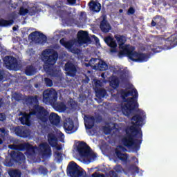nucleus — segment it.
Masks as SVG:
<instances>
[{
	"label": "nucleus",
	"instance_id": "412c9836",
	"mask_svg": "<svg viewBox=\"0 0 177 177\" xmlns=\"http://www.w3.org/2000/svg\"><path fill=\"white\" fill-rule=\"evenodd\" d=\"M104 41L108 46L112 48V49H111V53L117 52V42H115V40H114L113 37L108 36L104 39Z\"/></svg>",
	"mask_w": 177,
	"mask_h": 177
},
{
	"label": "nucleus",
	"instance_id": "bb28decb",
	"mask_svg": "<svg viewBox=\"0 0 177 177\" xmlns=\"http://www.w3.org/2000/svg\"><path fill=\"white\" fill-rule=\"evenodd\" d=\"M89 6H90L91 10H92L93 12H100V9L102 8V6L99 2L95 1L93 0H92L89 3Z\"/></svg>",
	"mask_w": 177,
	"mask_h": 177
},
{
	"label": "nucleus",
	"instance_id": "680f3d73",
	"mask_svg": "<svg viewBox=\"0 0 177 177\" xmlns=\"http://www.w3.org/2000/svg\"><path fill=\"white\" fill-rule=\"evenodd\" d=\"M0 145H2V140L0 139Z\"/></svg>",
	"mask_w": 177,
	"mask_h": 177
},
{
	"label": "nucleus",
	"instance_id": "a19ab883",
	"mask_svg": "<svg viewBox=\"0 0 177 177\" xmlns=\"http://www.w3.org/2000/svg\"><path fill=\"white\" fill-rule=\"evenodd\" d=\"M135 10L133 8H130L128 10V15H133Z\"/></svg>",
	"mask_w": 177,
	"mask_h": 177
},
{
	"label": "nucleus",
	"instance_id": "4be33fe9",
	"mask_svg": "<svg viewBox=\"0 0 177 177\" xmlns=\"http://www.w3.org/2000/svg\"><path fill=\"white\" fill-rule=\"evenodd\" d=\"M121 128V124H107L106 127H104V132L106 133V135H109V133H111V131L114 132H118V129Z\"/></svg>",
	"mask_w": 177,
	"mask_h": 177
},
{
	"label": "nucleus",
	"instance_id": "ea45409f",
	"mask_svg": "<svg viewBox=\"0 0 177 177\" xmlns=\"http://www.w3.org/2000/svg\"><path fill=\"white\" fill-rule=\"evenodd\" d=\"M69 5H75L77 0H66Z\"/></svg>",
	"mask_w": 177,
	"mask_h": 177
},
{
	"label": "nucleus",
	"instance_id": "1a4fd4ad",
	"mask_svg": "<svg viewBox=\"0 0 177 177\" xmlns=\"http://www.w3.org/2000/svg\"><path fill=\"white\" fill-rule=\"evenodd\" d=\"M48 143L53 147L54 150V157L57 161V162H60L63 160V154L62 153V145L57 144V138L53 133H49L48 136Z\"/></svg>",
	"mask_w": 177,
	"mask_h": 177
},
{
	"label": "nucleus",
	"instance_id": "58836bf2",
	"mask_svg": "<svg viewBox=\"0 0 177 177\" xmlns=\"http://www.w3.org/2000/svg\"><path fill=\"white\" fill-rule=\"evenodd\" d=\"M62 5H63V1H57L55 6V9H56V8H62Z\"/></svg>",
	"mask_w": 177,
	"mask_h": 177
},
{
	"label": "nucleus",
	"instance_id": "603ef678",
	"mask_svg": "<svg viewBox=\"0 0 177 177\" xmlns=\"http://www.w3.org/2000/svg\"><path fill=\"white\" fill-rule=\"evenodd\" d=\"M132 160L134 161L136 164H138V158H136V157H133Z\"/></svg>",
	"mask_w": 177,
	"mask_h": 177
},
{
	"label": "nucleus",
	"instance_id": "b1692460",
	"mask_svg": "<svg viewBox=\"0 0 177 177\" xmlns=\"http://www.w3.org/2000/svg\"><path fill=\"white\" fill-rule=\"evenodd\" d=\"M15 133L17 136L21 138H27L30 135L28 130L26 129V127H18L15 128Z\"/></svg>",
	"mask_w": 177,
	"mask_h": 177
},
{
	"label": "nucleus",
	"instance_id": "79ce46f5",
	"mask_svg": "<svg viewBox=\"0 0 177 177\" xmlns=\"http://www.w3.org/2000/svg\"><path fill=\"white\" fill-rule=\"evenodd\" d=\"M93 177H106L104 176V175L103 174H97V173H95L92 175Z\"/></svg>",
	"mask_w": 177,
	"mask_h": 177
},
{
	"label": "nucleus",
	"instance_id": "f704fd0d",
	"mask_svg": "<svg viewBox=\"0 0 177 177\" xmlns=\"http://www.w3.org/2000/svg\"><path fill=\"white\" fill-rule=\"evenodd\" d=\"M56 136L58 138L60 142H64V134L60 132V131H57Z\"/></svg>",
	"mask_w": 177,
	"mask_h": 177
},
{
	"label": "nucleus",
	"instance_id": "dca6fc26",
	"mask_svg": "<svg viewBox=\"0 0 177 177\" xmlns=\"http://www.w3.org/2000/svg\"><path fill=\"white\" fill-rule=\"evenodd\" d=\"M29 38L37 44H44V42H46V36L39 32H32L29 35Z\"/></svg>",
	"mask_w": 177,
	"mask_h": 177
},
{
	"label": "nucleus",
	"instance_id": "8fccbe9b",
	"mask_svg": "<svg viewBox=\"0 0 177 177\" xmlns=\"http://www.w3.org/2000/svg\"><path fill=\"white\" fill-rule=\"evenodd\" d=\"M3 80V72L0 71V81H2Z\"/></svg>",
	"mask_w": 177,
	"mask_h": 177
},
{
	"label": "nucleus",
	"instance_id": "338daca9",
	"mask_svg": "<svg viewBox=\"0 0 177 177\" xmlns=\"http://www.w3.org/2000/svg\"><path fill=\"white\" fill-rule=\"evenodd\" d=\"M35 88H38V86L36 85V86H35Z\"/></svg>",
	"mask_w": 177,
	"mask_h": 177
},
{
	"label": "nucleus",
	"instance_id": "cd10ccee",
	"mask_svg": "<svg viewBox=\"0 0 177 177\" xmlns=\"http://www.w3.org/2000/svg\"><path fill=\"white\" fill-rule=\"evenodd\" d=\"M100 28L103 32H109L111 28V26H110V24L107 22V21L104 19L101 22Z\"/></svg>",
	"mask_w": 177,
	"mask_h": 177
},
{
	"label": "nucleus",
	"instance_id": "6e6d98bb",
	"mask_svg": "<svg viewBox=\"0 0 177 177\" xmlns=\"http://www.w3.org/2000/svg\"><path fill=\"white\" fill-rule=\"evenodd\" d=\"M18 16L19 15H12V19H16Z\"/></svg>",
	"mask_w": 177,
	"mask_h": 177
},
{
	"label": "nucleus",
	"instance_id": "39448f33",
	"mask_svg": "<svg viewBox=\"0 0 177 177\" xmlns=\"http://www.w3.org/2000/svg\"><path fill=\"white\" fill-rule=\"evenodd\" d=\"M9 149L12 150H26V156L28 158L34 160L35 154H41L44 159L49 158L52 156L50 147L46 143H43L39 145V149L37 147H32L30 144L24 143L18 145H9Z\"/></svg>",
	"mask_w": 177,
	"mask_h": 177
},
{
	"label": "nucleus",
	"instance_id": "bf43d9fd",
	"mask_svg": "<svg viewBox=\"0 0 177 177\" xmlns=\"http://www.w3.org/2000/svg\"><path fill=\"white\" fill-rule=\"evenodd\" d=\"M41 169H42V167L39 169V171L41 172V174H44V171H41Z\"/></svg>",
	"mask_w": 177,
	"mask_h": 177
},
{
	"label": "nucleus",
	"instance_id": "4c0bfd02",
	"mask_svg": "<svg viewBox=\"0 0 177 177\" xmlns=\"http://www.w3.org/2000/svg\"><path fill=\"white\" fill-rule=\"evenodd\" d=\"M45 82L47 86H52V85H53V83L50 79L45 78Z\"/></svg>",
	"mask_w": 177,
	"mask_h": 177
},
{
	"label": "nucleus",
	"instance_id": "473e14b6",
	"mask_svg": "<svg viewBox=\"0 0 177 177\" xmlns=\"http://www.w3.org/2000/svg\"><path fill=\"white\" fill-rule=\"evenodd\" d=\"M55 107L59 111H66V105L64 103L55 104Z\"/></svg>",
	"mask_w": 177,
	"mask_h": 177
},
{
	"label": "nucleus",
	"instance_id": "f257e3e1",
	"mask_svg": "<svg viewBox=\"0 0 177 177\" xmlns=\"http://www.w3.org/2000/svg\"><path fill=\"white\" fill-rule=\"evenodd\" d=\"M110 69L113 72L114 75L109 79V85L118 93L117 95L111 93V95L113 97H121L122 100L121 104L122 112L126 117H129V115L133 114L135 109L139 107L138 91L132 84H130L125 90H122L120 92L115 90L121 81L125 82L129 80V74L124 73L122 69H118V68L112 66Z\"/></svg>",
	"mask_w": 177,
	"mask_h": 177
},
{
	"label": "nucleus",
	"instance_id": "20e7f679",
	"mask_svg": "<svg viewBox=\"0 0 177 177\" xmlns=\"http://www.w3.org/2000/svg\"><path fill=\"white\" fill-rule=\"evenodd\" d=\"M115 38L119 44V56H128L129 59L132 62H138V63H143L147 62L149 57L146 54L138 53L135 51V48L131 45L125 44V37L120 35H115Z\"/></svg>",
	"mask_w": 177,
	"mask_h": 177
},
{
	"label": "nucleus",
	"instance_id": "774afa93",
	"mask_svg": "<svg viewBox=\"0 0 177 177\" xmlns=\"http://www.w3.org/2000/svg\"><path fill=\"white\" fill-rule=\"evenodd\" d=\"M64 21H64V20H63V22H64Z\"/></svg>",
	"mask_w": 177,
	"mask_h": 177
},
{
	"label": "nucleus",
	"instance_id": "6e6552de",
	"mask_svg": "<svg viewBox=\"0 0 177 177\" xmlns=\"http://www.w3.org/2000/svg\"><path fill=\"white\" fill-rule=\"evenodd\" d=\"M41 59L44 62V68L50 75H55L52 73V66L57 60V53L52 49H46L41 53Z\"/></svg>",
	"mask_w": 177,
	"mask_h": 177
},
{
	"label": "nucleus",
	"instance_id": "09e8293b",
	"mask_svg": "<svg viewBox=\"0 0 177 177\" xmlns=\"http://www.w3.org/2000/svg\"><path fill=\"white\" fill-rule=\"evenodd\" d=\"M92 37L95 41L96 44H99V38H97L96 36L93 35Z\"/></svg>",
	"mask_w": 177,
	"mask_h": 177
},
{
	"label": "nucleus",
	"instance_id": "7c9ffc66",
	"mask_svg": "<svg viewBox=\"0 0 177 177\" xmlns=\"http://www.w3.org/2000/svg\"><path fill=\"white\" fill-rule=\"evenodd\" d=\"M149 50H153L154 53H158L159 52H161L162 50V48L161 47L157 46V45H153V46H149L148 47Z\"/></svg>",
	"mask_w": 177,
	"mask_h": 177
},
{
	"label": "nucleus",
	"instance_id": "ddd939ff",
	"mask_svg": "<svg viewBox=\"0 0 177 177\" xmlns=\"http://www.w3.org/2000/svg\"><path fill=\"white\" fill-rule=\"evenodd\" d=\"M56 101L57 100V93L53 89L46 90L43 93V102L44 103H49L50 100Z\"/></svg>",
	"mask_w": 177,
	"mask_h": 177
},
{
	"label": "nucleus",
	"instance_id": "f8f14e48",
	"mask_svg": "<svg viewBox=\"0 0 177 177\" xmlns=\"http://www.w3.org/2000/svg\"><path fill=\"white\" fill-rule=\"evenodd\" d=\"M93 85L95 91V95L99 99H102L106 96V90L102 88L103 86V82L97 80L93 81Z\"/></svg>",
	"mask_w": 177,
	"mask_h": 177
},
{
	"label": "nucleus",
	"instance_id": "13d9d810",
	"mask_svg": "<svg viewBox=\"0 0 177 177\" xmlns=\"http://www.w3.org/2000/svg\"><path fill=\"white\" fill-rule=\"evenodd\" d=\"M2 106V99H0V107Z\"/></svg>",
	"mask_w": 177,
	"mask_h": 177
},
{
	"label": "nucleus",
	"instance_id": "c85d7f7f",
	"mask_svg": "<svg viewBox=\"0 0 177 177\" xmlns=\"http://www.w3.org/2000/svg\"><path fill=\"white\" fill-rule=\"evenodd\" d=\"M26 75H34L35 73H37V69L33 66H28L25 71Z\"/></svg>",
	"mask_w": 177,
	"mask_h": 177
},
{
	"label": "nucleus",
	"instance_id": "5fc2aeb1",
	"mask_svg": "<svg viewBox=\"0 0 177 177\" xmlns=\"http://www.w3.org/2000/svg\"><path fill=\"white\" fill-rule=\"evenodd\" d=\"M85 82L86 83L89 82V77H86Z\"/></svg>",
	"mask_w": 177,
	"mask_h": 177
},
{
	"label": "nucleus",
	"instance_id": "9b49d317",
	"mask_svg": "<svg viewBox=\"0 0 177 177\" xmlns=\"http://www.w3.org/2000/svg\"><path fill=\"white\" fill-rule=\"evenodd\" d=\"M67 174L71 177H80L81 175H84L85 171L77 163L71 162L67 167Z\"/></svg>",
	"mask_w": 177,
	"mask_h": 177
},
{
	"label": "nucleus",
	"instance_id": "a878e982",
	"mask_svg": "<svg viewBox=\"0 0 177 177\" xmlns=\"http://www.w3.org/2000/svg\"><path fill=\"white\" fill-rule=\"evenodd\" d=\"M49 120L53 125H55L56 127H57L59 124H60V117L55 113H51L50 114Z\"/></svg>",
	"mask_w": 177,
	"mask_h": 177
},
{
	"label": "nucleus",
	"instance_id": "423d86ee",
	"mask_svg": "<svg viewBox=\"0 0 177 177\" xmlns=\"http://www.w3.org/2000/svg\"><path fill=\"white\" fill-rule=\"evenodd\" d=\"M73 151L80 157V160L84 164H89L96 158L95 152L91 151V148L84 142L77 143Z\"/></svg>",
	"mask_w": 177,
	"mask_h": 177
},
{
	"label": "nucleus",
	"instance_id": "c9c22d12",
	"mask_svg": "<svg viewBox=\"0 0 177 177\" xmlns=\"http://www.w3.org/2000/svg\"><path fill=\"white\" fill-rule=\"evenodd\" d=\"M160 20H161V18L160 17H155L151 21L152 27H154L156 24L160 25Z\"/></svg>",
	"mask_w": 177,
	"mask_h": 177
},
{
	"label": "nucleus",
	"instance_id": "052dcab7",
	"mask_svg": "<svg viewBox=\"0 0 177 177\" xmlns=\"http://www.w3.org/2000/svg\"><path fill=\"white\" fill-rule=\"evenodd\" d=\"M67 26H71V24H69L68 22H66Z\"/></svg>",
	"mask_w": 177,
	"mask_h": 177
},
{
	"label": "nucleus",
	"instance_id": "4d7b16f0",
	"mask_svg": "<svg viewBox=\"0 0 177 177\" xmlns=\"http://www.w3.org/2000/svg\"><path fill=\"white\" fill-rule=\"evenodd\" d=\"M12 30H14V31H16V30H17V27L14 26V27L12 28Z\"/></svg>",
	"mask_w": 177,
	"mask_h": 177
},
{
	"label": "nucleus",
	"instance_id": "69168bd1",
	"mask_svg": "<svg viewBox=\"0 0 177 177\" xmlns=\"http://www.w3.org/2000/svg\"><path fill=\"white\" fill-rule=\"evenodd\" d=\"M58 74H60V71H58Z\"/></svg>",
	"mask_w": 177,
	"mask_h": 177
},
{
	"label": "nucleus",
	"instance_id": "f03ea898",
	"mask_svg": "<svg viewBox=\"0 0 177 177\" xmlns=\"http://www.w3.org/2000/svg\"><path fill=\"white\" fill-rule=\"evenodd\" d=\"M146 113L138 109L136 115L131 118L130 126L126 130V136L122 140V143L128 149L138 151L140 149V139H142V130L140 128L145 125Z\"/></svg>",
	"mask_w": 177,
	"mask_h": 177
},
{
	"label": "nucleus",
	"instance_id": "37998d69",
	"mask_svg": "<svg viewBox=\"0 0 177 177\" xmlns=\"http://www.w3.org/2000/svg\"><path fill=\"white\" fill-rule=\"evenodd\" d=\"M6 116L3 113H0V121H4L6 120Z\"/></svg>",
	"mask_w": 177,
	"mask_h": 177
},
{
	"label": "nucleus",
	"instance_id": "7ed1b4c3",
	"mask_svg": "<svg viewBox=\"0 0 177 177\" xmlns=\"http://www.w3.org/2000/svg\"><path fill=\"white\" fill-rule=\"evenodd\" d=\"M29 100L31 101V104H30V114L26 113H20L19 115H22V117L19 118V120L23 125H28L30 127L31 123L30 122V118L32 115H35L39 120V124L44 127L46 124V121H48V111L44 109L42 106H39L38 105V96H35L34 97H31L29 98Z\"/></svg>",
	"mask_w": 177,
	"mask_h": 177
},
{
	"label": "nucleus",
	"instance_id": "2f4dec72",
	"mask_svg": "<svg viewBox=\"0 0 177 177\" xmlns=\"http://www.w3.org/2000/svg\"><path fill=\"white\" fill-rule=\"evenodd\" d=\"M8 174L10 177H20L21 176V173L19 170H10Z\"/></svg>",
	"mask_w": 177,
	"mask_h": 177
},
{
	"label": "nucleus",
	"instance_id": "c756f323",
	"mask_svg": "<svg viewBox=\"0 0 177 177\" xmlns=\"http://www.w3.org/2000/svg\"><path fill=\"white\" fill-rule=\"evenodd\" d=\"M13 24V20H0V27H8V26H12Z\"/></svg>",
	"mask_w": 177,
	"mask_h": 177
},
{
	"label": "nucleus",
	"instance_id": "f3484780",
	"mask_svg": "<svg viewBox=\"0 0 177 177\" xmlns=\"http://www.w3.org/2000/svg\"><path fill=\"white\" fill-rule=\"evenodd\" d=\"M38 10H37V7L33 6L30 7L29 6H23L19 9V15L21 16H26V15L28 14L32 16L34 13H37Z\"/></svg>",
	"mask_w": 177,
	"mask_h": 177
},
{
	"label": "nucleus",
	"instance_id": "72a5a7b5",
	"mask_svg": "<svg viewBox=\"0 0 177 177\" xmlns=\"http://www.w3.org/2000/svg\"><path fill=\"white\" fill-rule=\"evenodd\" d=\"M91 62H92V59L89 61L88 64H85L86 67H89L90 66V67H92L94 70H97V66L99 64H96L95 62H92L91 63Z\"/></svg>",
	"mask_w": 177,
	"mask_h": 177
},
{
	"label": "nucleus",
	"instance_id": "6ab92c4d",
	"mask_svg": "<svg viewBox=\"0 0 177 177\" xmlns=\"http://www.w3.org/2000/svg\"><path fill=\"white\" fill-rule=\"evenodd\" d=\"M124 151H127V149L121 145L118 146L115 149L116 156L121 161H127L128 160V155L124 153Z\"/></svg>",
	"mask_w": 177,
	"mask_h": 177
},
{
	"label": "nucleus",
	"instance_id": "de8ad7c7",
	"mask_svg": "<svg viewBox=\"0 0 177 177\" xmlns=\"http://www.w3.org/2000/svg\"><path fill=\"white\" fill-rule=\"evenodd\" d=\"M101 77L102 78H104V80H106V77H107V72L102 73Z\"/></svg>",
	"mask_w": 177,
	"mask_h": 177
},
{
	"label": "nucleus",
	"instance_id": "393cba45",
	"mask_svg": "<svg viewBox=\"0 0 177 177\" xmlns=\"http://www.w3.org/2000/svg\"><path fill=\"white\" fill-rule=\"evenodd\" d=\"M84 120L86 129H91L93 128L95 124V118H93V116L85 115Z\"/></svg>",
	"mask_w": 177,
	"mask_h": 177
},
{
	"label": "nucleus",
	"instance_id": "0eeeda50",
	"mask_svg": "<svg viewBox=\"0 0 177 177\" xmlns=\"http://www.w3.org/2000/svg\"><path fill=\"white\" fill-rule=\"evenodd\" d=\"M60 44L63 45L69 52L72 53H78V49L74 48V45L79 46L82 45V44H89V37L88 36V32L84 30H80L77 33V40L72 41H66L64 39H62L60 41Z\"/></svg>",
	"mask_w": 177,
	"mask_h": 177
},
{
	"label": "nucleus",
	"instance_id": "a18cd8bd",
	"mask_svg": "<svg viewBox=\"0 0 177 177\" xmlns=\"http://www.w3.org/2000/svg\"><path fill=\"white\" fill-rule=\"evenodd\" d=\"M133 172H134V174H139V168H138V167L135 166L133 168Z\"/></svg>",
	"mask_w": 177,
	"mask_h": 177
},
{
	"label": "nucleus",
	"instance_id": "0e129e2a",
	"mask_svg": "<svg viewBox=\"0 0 177 177\" xmlns=\"http://www.w3.org/2000/svg\"><path fill=\"white\" fill-rule=\"evenodd\" d=\"M12 8H16V6H12Z\"/></svg>",
	"mask_w": 177,
	"mask_h": 177
},
{
	"label": "nucleus",
	"instance_id": "9d476101",
	"mask_svg": "<svg viewBox=\"0 0 177 177\" xmlns=\"http://www.w3.org/2000/svg\"><path fill=\"white\" fill-rule=\"evenodd\" d=\"M26 161V156L21 152H17V151H11L10 158H6L4 162L6 167H12L15 162H24Z\"/></svg>",
	"mask_w": 177,
	"mask_h": 177
},
{
	"label": "nucleus",
	"instance_id": "aec40b11",
	"mask_svg": "<svg viewBox=\"0 0 177 177\" xmlns=\"http://www.w3.org/2000/svg\"><path fill=\"white\" fill-rule=\"evenodd\" d=\"M65 71H66L67 75L73 77L77 73V67H75V65H74L73 63L69 62L65 65Z\"/></svg>",
	"mask_w": 177,
	"mask_h": 177
},
{
	"label": "nucleus",
	"instance_id": "864d4df0",
	"mask_svg": "<svg viewBox=\"0 0 177 177\" xmlns=\"http://www.w3.org/2000/svg\"><path fill=\"white\" fill-rule=\"evenodd\" d=\"M82 16L83 17V19H85L86 17L85 12H82Z\"/></svg>",
	"mask_w": 177,
	"mask_h": 177
},
{
	"label": "nucleus",
	"instance_id": "e433bc0d",
	"mask_svg": "<svg viewBox=\"0 0 177 177\" xmlns=\"http://www.w3.org/2000/svg\"><path fill=\"white\" fill-rule=\"evenodd\" d=\"M12 99H15V100H20L21 99V95L17 93H14L12 94Z\"/></svg>",
	"mask_w": 177,
	"mask_h": 177
},
{
	"label": "nucleus",
	"instance_id": "a211bd4d",
	"mask_svg": "<svg viewBox=\"0 0 177 177\" xmlns=\"http://www.w3.org/2000/svg\"><path fill=\"white\" fill-rule=\"evenodd\" d=\"M64 128L66 133H74V132H77V127H74V122L70 118L65 120Z\"/></svg>",
	"mask_w": 177,
	"mask_h": 177
},
{
	"label": "nucleus",
	"instance_id": "e2e57ef3",
	"mask_svg": "<svg viewBox=\"0 0 177 177\" xmlns=\"http://www.w3.org/2000/svg\"><path fill=\"white\" fill-rule=\"evenodd\" d=\"M120 13H122V10H120Z\"/></svg>",
	"mask_w": 177,
	"mask_h": 177
},
{
	"label": "nucleus",
	"instance_id": "4468645a",
	"mask_svg": "<svg viewBox=\"0 0 177 177\" xmlns=\"http://www.w3.org/2000/svg\"><path fill=\"white\" fill-rule=\"evenodd\" d=\"M159 43L162 44L165 42L167 45H171V47H167L165 49H171V48H174L176 45H177V33L171 35L170 37L167 39L165 37H160L158 39Z\"/></svg>",
	"mask_w": 177,
	"mask_h": 177
},
{
	"label": "nucleus",
	"instance_id": "49530a36",
	"mask_svg": "<svg viewBox=\"0 0 177 177\" xmlns=\"http://www.w3.org/2000/svg\"><path fill=\"white\" fill-rule=\"evenodd\" d=\"M109 175L111 177H117V173L114 171H111L109 173Z\"/></svg>",
	"mask_w": 177,
	"mask_h": 177
},
{
	"label": "nucleus",
	"instance_id": "2eb2a0df",
	"mask_svg": "<svg viewBox=\"0 0 177 177\" xmlns=\"http://www.w3.org/2000/svg\"><path fill=\"white\" fill-rule=\"evenodd\" d=\"M4 64L8 70L17 69V59L12 56H7L3 58Z\"/></svg>",
	"mask_w": 177,
	"mask_h": 177
},
{
	"label": "nucleus",
	"instance_id": "5701e85b",
	"mask_svg": "<svg viewBox=\"0 0 177 177\" xmlns=\"http://www.w3.org/2000/svg\"><path fill=\"white\" fill-rule=\"evenodd\" d=\"M92 62H94V63H96V64H98L97 70H100V71H106V70L109 68V66L107 65V64L102 59L93 58L91 59V63H92Z\"/></svg>",
	"mask_w": 177,
	"mask_h": 177
},
{
	"label": "nucleus",
	"instance_id": "3c124183",
	"mask_svg": "<svg viewBox=\"0 0 177 177\" xmlns=\"http://www.w3.org/2000/svg\"><path fill=\"white\" fill-rule=\"evenodd\" d=\"M0 132H1L2 136L6 135V133H5V129L4 128L0 129Z\"/></svg>",
	"mask_w": 177,
	"mask_h": 177
},
{
	"label": "nucleus",
	"instance_id": "c03bdc74",
	"mask_svg": "<svg viewBox=\"0 0 177 177\" xmlns=\"http://www.w3.org/2000/svg\"><path fill=\"white\" fill-rule=\"evenodd\" d=\"M122 167L120 165H117L115 167V172H121Z\"/></svg>",
	"mask_w": 177,
	"mask_h": 177
}]
</instances>
